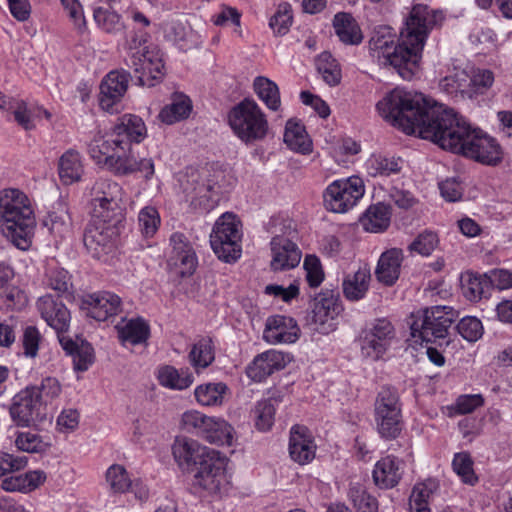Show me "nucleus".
Returning <instances> with one entry per match:
<instances>
[{
	"instance_id": "nucleus-1",
	"label": "nucleus",
	"mask_w": 512,
	"mask_h": 512,
	"mask_svg": "<svg viewBox=\"0 0 512 512\" xmlns=\"http://www.w3.org/2000/svg\"><path fill=\"white\" fill-rule=\"evenodd\" d=\"M379 114L407 134L418 133L442 149L486 165H497L502 150L497 141L443 104L430 103L422 93L395 88L376 105Z\"/></svg>"
},
{
	"instance_id": "nucleus-2",
	"label": "nucleus",
	"mask_w": 512,
	"mask_h": 512,
	"mask_svg": "<svg viewBox=\"0 0 512 512\" xmlns=\"http://www.w3.org/2000/svg\"><path fill=\"white\" fill-rule=\"evenodd\" d=\"M443 21V14L427 5H414L401 29L398 41L389 26L374 29L369 41L372 58L380 66L393 67L404 80L418 72L429 33Z\"/></svg>"
},
{
	"instance_id": "nucleus-3",
	"label": "nucleus",
	"mask_w": 512,
	"mask_h": 512,
	"mask_svg": "<svg viewBox=\"0 0 512 512\" xmlns=\"http://www.w3.org/2000/svg\"><path fill=\"white\" fill-rule=\"evenodd\" d=\"M35 217L29 198L19 189L0 192V231L17 248L26 250L32 243Z\"/></svg>"
},
{
	"instance_id": "nucleus-4",
	"label": "nucleus",
	"mask_w": 512,
	"mask_h": 512,
	"mask_svg": "<svg viewBox=\"0 0 512 512\" xmlns=\"http://www.w3.org/2000/svg\"><path fill=\"white\" fill-rule=\"evenodd\" d=\"M266 229L272 235L270 241L271 269L285 271L298 266L302 252L296 244L297 230L294 222L287 217L273 216Z\"/></svg>"
},
{
	"instance_id": "nucleus-5",
	"label": "nucleus",
	"mask_w": 512,
	"mask_h": 512,
	"mask_svg": "<svg viewBox=\"0 0 512 512\" xmlns=\"http://www.w3.org/2000/svg\"><path fill=\"white\" fill-rule=\"evenodd\" d=\"M227 120L234 135L245 144L264 140L269 131L266 114L250 98H245L233 106L228 112Z\"/></svg>"
},
{
	"instance_id": "nucleus-6",
	"label": "nucleus",
	"mask_w": 512,
	"mask_h": 512,
	"mask_svg": "<svg viewBox=\"0 0 512 512\" xmlns=\"http://www.w3.org/2000/svg\"><path fill=\"white\" fill-rule=\"evenodd\" d=\"M148 38V33L142 32L130 36L126 43L127 65L133 69L139 85L152 87L162 78L164 64L158 52L146 46Z\"/></svg>"
},
{
	"instance_id": "nucleus-7",
	"label": "nucleus",
	"mask_w": 512,
	"mask_h": 512,
	"mask_svg": "<svg viewBox=\"0 0 512 512\" xmlns=\"http://www.w3.org/2000/svg\"><path fill=\"white\" fill-rule=\"evenodd\" d=\"M455 312L449 306H432L411 315V336L416 343H436L448 336L455 319Z\"/></svg>"
},
{
	"instance_id": "nucleus-8",
	"label": "nucleus",
	"mask_w": 512,
	"mask_h": 512,
	"mask_svg": "<svg viewBox=\"0 0 512 512\" xmlns=\"http://www.w3.org/2000/svg\"><path fill=\"white\" fill-rule=\"evenodd\" d=\"M374 421L379 436L394 440L402 432L404 422L399 395L392 387H382L374 404Z\"/></svg>"
},
{
	"instance_id": "nucleus-9",
	"label": "nucleus",
	"mask_w": 512,
	"mask_h": 512,
	"mask_svg": "<svg viewBox=\"0 0 512 512\" xmlns=\"http://www.w3.org/2000/svg\"><path fill=\"white\" fill-rule=\"evenodd\" d=\"M241 222L233 213L222 214L210 234V244L217 257L227 263L235 262L241 256Z\"/></svg>"
},
{
	"instance_id": "nucleus-10",
	"label": "nucleus",
	"mask_w": 512,
	"mask_h": 512,
	"mask_svg": "<svg viewBox=\"0 0 512 512\" xmlns=\"http://www.w3.org/2000/svg\"><path fill=\"white\" fill-rule=\"evenodd\" d=\"M365 185L358 176L337 179L330 183L324 193V206L334 213H346L364 196Z\"/></svg>"
},
{
	"instance_id": "nucleus-11",
	"label": "nucleus",
	"mask_w": 512,
	"mask_h": 512,
	"mask_svg": "<svg viewBox=\"0 0 512 512\" xmlns=\"http://www.w3.org/2000/svg\"><path fill=\"white\" fill-rule=\"evenodd\" d=\"M43 401L37 386H28L12 400L9 412L17 426L28 427L42 418Z\"/></svg>"
},
{
	"instance_id": "nucleus-12",
	"label": "nucleus",
	"mask_w": 512,
	"mask_h": 512,
	"mask_svg": "<svg viewBox=\"0 0 512 512\" xmlns=\"http://www.w3.org/2000/svg\"><path fill=\"white\" fill-rule=\"evenodd\" d=\"M215 452L217 451L187 437H177L172 445L175 462L182 471L188 473H193Z\"/></svg>"
},
{
	"instance_id": "nucleus-13",
	"label": "nucleus",
	"mask_w": 512,
	"mask_h": 512,
	"mask_svg": "<svg viewBox=\"0 0 512 512\" xmlns=\"http://www.w3.org/2000/svg\"><path fill=\"white\" fill-rule=\"evenodd\" d=\"M395 338V329L387 319H378L361 338V352L366 358L380 359L390 348Z\"/></svg>"
},
{
	"instance_id": "nucleus-14",
	"label": "nucleus",
	"mask_w": 512,
	"mask_h": 512,
	"mask_svg": "<svg viewBox=\"0 0 512 512\" xmlns=\"http://www.w3.org/2000/svg\"><path fill=\"white\" fill-rule=\"evenodd\" d=\"M226 458L217 451L193 473L192 484L195 488L216 493L225 481Z\"/></svg>"
},
{
	"instance_id": "nucleus-15",
	"label": "nucleus",
	"mask_w": 512,
	"mask_h": 512,
	"mask_svg": "<svg viewBox=\"0 0 512 512\" xmlns=\"http://www.w3.org/2000/svg\"><path fill=\"white\" fill-rule=\"evenodd\" d=\"M106 168L115 176H128L139 172L145 181H150L155 173L154 161L152 158L137 159L133 156L132 150L113 151L109 164Z\"/></svg>"
},
{
	"instance_id": "nucleus-16",
	"label": "nucleus",
	"mask_w": 512,
	"mask_h": 512,
	"mask_svg": "<svg viewBox=\"0 0 512 512\" xmlns=\"http://www.w3.org/2000/svg\"><path fill=\"white\" fill-rule=\"evenodd\" d=\"M114 144L122 151H130L132 143H140L147 136V128L141 117L124 114L117 118L111 129Z\"/></svg>"
},
{
	"instance_id": "nucleus-17",
	"label": "nucleus",
	"mask_w": 512,
	"mask_h": 512,
	"mask_svg": "<svg viewBox=\"0 0 512 512\" xmlns=\"http://www.w3.org/2000/svg\"><path fill=\"white\" fill-rule=\"evenodd\" d=\"M129 76L125 71H111L104 77L99 94V105L104 111H118V105L128 88Z\"/></svg>"
},
{
	"instance_id": "nucleus-18",
	"label": "nucleus",
	"mask_w": 512,
	"mask_h": 512,
	"mask_svg": "<svg viewBox=\"0 0 512 512\" xmlns=\"http://www.w3.org/2000/svg\"><path fill=\"white\" fill-rule=\"evenodd\" d=\"M37 309L42 319L60 336H66L70 327L71 315L67 307L58 298L44 295L37 300Z\"/></svg>"
},
{
	"instance_id": "nucleus-19",
	"label": "nucleus",
	"mask_w": 512,
	"mask_h": 512,
	"mask_svg": "<svg viewBox=\"0 0 512 512\" xmlns=\"http://www.w3.org/2000/svg\"><path fill=\"white\" fill-rule=\"evenodd\" d=\"M300 336L297 322L284 315H273L267 318L263 331V339L272 345L291 344Z\"/></svg>"
},
{
	"instance_id": "nucleus-20",
	"label": "nucleus",
	"mask_w": 512,
	"mask_h": 512,
	"mask_svg": "<svg viewBox=\"0 0 512 512\" xmlns=\"http://www.w3.org/2000/svg\"><path fill=\"white\" fill-rule=\"evenodd\" d=\"M116 229L113 224L92 220L85 229L83 243L87 251L95 258H100L113 246Z\"/></svg>"
},
{
	"instance_id": "nucleus-21",
	"label": "nucleus",
	"mask_w": 512,
	"mask_h": 512,
	"mask_svg": "<svg viewBox=\"0 0 512 512\" xmlns=\"http://www.w3.org/2000/svg\"><path fill=\"white\" fill-rule=\"evenodd\" d=\"M289 359L283 352L271 349L257 355L247 367V376L255 382H261L276 371L285 368Z\"/></svg>"
},
{
	"instance_id": "nucleus-22",
	"label": "nucleus",
	"mask_w": 512,
	"mask_h": 512,
	"mask_svg": "<svg viewBox=\"0 0 512 512\" xmlns=\"http://www.w3.org/2000/svg\"><path fill=\"white\" fill-rule=\"evenodd\" d=\"M289 454L291 459L300 464L310 463L316 455V444L305 426L295 425L290 430Z\"/></svg>"
},
{
	"instance_id": "nucleus-23",
	"label": "nucleus",
	"mask_w": 512,
	"mask_h": 512,
	"mask_svg": "<svg viewBox=\"0 0 512 512\" xmlns=\"http://www.w3.org/2000/svg\"><path fill=\"white\" fill-rule=\"evenodd\" d=\"M88 315L97 321H105L121 311V299L112 292L103 291L87 295L83 301Z\"/></svg>"
},
{
	"instance_id": "nucleus-24",
	"label": "nucleus",
	"mask_w": 512,
	"mask_h": 512,
	"mask_svg": "<svg viewBox=\"0 0 512 512\" xmlns=\"http://www.w3.org/2000/svg\"><path fill=\"white\" fill-rule=\"evenodd\" d=\"M118 339L122 346L147 345L150 338V325L142 317L122 318L115 326Z\"/></svg>"
},
{
	"instance_id": "nucleus-25",
	"label": "nucleus",
	"mask_w": 512,
	"mask_h": 512,
	"mask_svg": "<svg viewBox=\"0 0 512 512\" xmlns=\"http://www.w3.org/2000/svg\"><path fill=\"white\" fill-rule=\"evenodd\" d=\"M403 462L395 456L388 455L376 462L372 476L375 484L382 489L395 487L403 475Z\"/></svg>"
},
{
	"instance_id": "nucleus-26",
	"label": "nucleus",
	"mask_w": 512,
	"mask_h": 512,
	"mask_svg": "<svg viewBox=\"0 0 512 512\" xmlns=\"http://www.w3.org/2000/svg\"><path fill=\"white\" fill-rule=\"evenodd\" d=\"M404 259L402 249L391 248L383 252L375 269L376 279L385 286H392L398 280Z\"/></svg>"
},
{
	"instance_id": "nucleus-27",
	"label": "nucleus",
	"mask_w": 512,
	"mask_h": 512,
	"mask_svg": "<svg viewBox=\"0 0 512 512\" xmlns=\"http://www.w3.org/2000/svg\"><path fill=\"white\" fill-rule=\"evenodd\" d=\"M343 310L339 294L333 290H326L315 298L313 307V322L324 325L335 319Z\"/></svg>"
},
{
	"instance_id": "nucleus-28",
	"label": "nucleus",
	"mask_w": 512,
	"mask_h": 512,
	"mask_svg": "<svg viewBox=\"0 0 512 512\" xmlns=\"http://www.w3.org/2000/svg\"><path fill=\"white\" fill-rule=\"evenodd\" d=\"M59 342L63 350L72 357L76 371L84 372L94 362V349L90 343L83 339L73 340L67 336H60Z\"/></svg>"
},
{
	"instance_id": "nucleus-29",
	"label": "nucleus",
	"mask_w": 512,
	"mask_h": 512,
	"mask_svg": "<svg viewBox=\"0 0 512 512\" xmlns=\"http://www.w3.org/2000/svg\"><path fill=\"white\" fill-rule=\"evenodd\" d=\"M156 378L162 387L175 391L186 390L194 382L193 373L189 368L177 369L172 365L158 367Z\"/></svg>"
},
{
	"instance_id": "nucleus-30",
	"label": "nucleus",
	"mask_w": 512,
	"mask_h": 512,
	"mask_svg": "<svg viewBox=\"0 0 512 512\" xmlns=\"http://www.w3.org/2000/svg\"><path fill=\"white\" fill-rule=\"evenodd\" d=\"M46 481L42 470H32L19 475L5 477L1 488L7 492L29 493L39 488Z\"/></svg>"
},
{
	"instance_id": "nucleus-31",
	"label": "nucleus",
	"mask_w": 512,
	"mask_h": 512,
	"mask_svg": "<svg viewBox=\"0 0 512 512\" xmlns=\"http://www.w3.org/2000/svg\"><path fill=\"white\" fill-rule=\"evenodd\" d=\"M365 166L367 173L372 177H390L401 173L404 160L394 155L372 154Z\"/></svg>"
},
{
	"instance_id": "nucleus-32",
	"label": "nucleus",
	"mask_w": 512,
	"mask_h": 512,
	"mask_svg": "<svg viewBox=\"0 0 512 512\" xmlns=\"http://www.w3.org/2000/svg\"><path fill=\"white\" fill-rule=\"evenodd\" d=\"M371 273L367 267L359 268L347 274L342 283L344 296L350 301H358L365 297L370 284Z\"/></svg>"
},
{
	"instance_id": "nucleus-33",
	"label": "nucleus",
	"mask_w": 512,
	"mask_h": 512,
	"mask_svg": "<svg viewBox=\"0 0 512 512\" xmlns=\"http://www.w3.org/2000/svg\"><path fill=\"white\" fill-rule=\"evenodd\" d=\"M284 142L291 150L301 154H308L312 151V141L305 127L292 119L286 123Z\"/></svg>"
},
{
	"instance_id": "nucleus-34",
	"label": "nucleus",
	"mask_w": 512,
	"mask_h": 512,
	"mask_svg": "<svg viewBox=\"0 0 512 512\" xmlns=\"http://www.w3.org/2000/svg\"><path fill=\"white\" fill-rule=\"evenodd\" d=\"M228 392V386L224 382H208L198 385L194 389L197 403L205 407L221 406Z\"/></svg>"
},
{
	"instance_id": "nucleus-35",
	"label": "nucleus",
	"mask_w": 512,
	"mask_h": 512,
	"mask_svg": "<svg viewBox=\"0 0 512 512\" xmlns=\"http://www.w3.org/2000/svg\"><path fill=\"white\" fill-rule=\"evenodd\" d=\"M58 170L63 184L69 185L79 181L83 174L80 153L74 149L67 150L59 159Z\"/></svg>"
},
{
	"instance_id": "nucleus-36",
	"label": "nucleus",
	"mask_w": 512,
	"mask_h": 512,
	"mask_svg": "<svg viewBox=\"0 0 512 512\" xmlns=\"http://www.w3.org/2000/svg\"><path fill=\"white\" fill-rule=\"evenodd\" d=\"M333 26L337 36L343 43L350 45L361 43L362 33L350 14L337 13L333 20Z\"/></svg>"
},
{
	"instance_id": "nucleus-37",
	"label": "nucleus",
	"mask_w": 512,
	"mask_h": 512,
	"mask_svg": "<svg viewBox=\"0 0 512 512\" xmlns=\"http://www.w3.org/2000/svg\"><path fill=\"white\" fill-rule=\"evenodd\" d=\"M253 90L258 98L270 110L277 111L281 105L277 84L264 76H257L253 81Z\"/></svg>"
},
{
	"instance_id": "nucleus-38",
	"label": "nucleus",
	"mask_w": 512,
	"mask_h": 512,
	"mask_svg": "<svg viewBox=\"0 0 512 512\" xmlns=\"http://www.w3.org/2000/svg\"><path fill=\"white\" fill-rule=\"evenodd\" d=\"M461 289L466 299L472 302L479 301L489 288V279L485 274L465 272L461 275Z\"/></svg>"
},
{
	"instance_id": "nucleus-39",
	"label": "nucleus",
	"mask_w": 512,
	"mask_h": 512,
	"mask_svg": "<svg viewBox=\"0 0 512 512\" xmlns=\"http://www.w3.org/2000/svg\"><path fill=\"white\" fill-rule=\"evenodd\" d=\"M117 150H120V148L115 146L112 133L109 139H104L103 136L97 134L88 144V154L91 159L102 167H106L109 164L111 154Z\"/></svg>"
},
{
	"instance_id": "nucleus-40",
	"label": "nucleus",
	"mask_w": 512,
	"mask_h": 512,
	"mask_svg": "<svg viewBox=\"0 0 512 512\" xmlns=\"http://www.w3.org/2000/svg\"><path fill=\"white\" fill-rule=\"evenodd\" d=\"M192 110L190 99L185 95H175L172 102L166 105L159 113L163 123L173 124L189 116Z\"/></svg>"
},
{
	"instance_id": "nucleus-41",
	"label": "nucleus",
	"mask_w": 512,
	"mask_h": 512,
	"mask_svg": "<svg viewBox=\"0 0 512 512\" xmlns=\"http://www.w3.org/2000/svg\"><path fill=\"white\" fill-rule=\"evenodd\" d=\"M188 358L196 372L207 368L215 359L212 340L210 338L198 340L191 348Z\"/></svg>"
},
{
	"instance_id": "nucleus-42",
	"label": "nucleus",
	"mask_w": 512,
	"mask_h": 512,
	"mask_svg": "<svg viewBox=\"0 0 512 512\" xmlns=\"http://www.w3.org/2000/svg\"><path fill=\"white\" fill-rule=\"evenodd\" d=\"M232 430L231 425L224 419L211 417V422L205 427L201 438L211 444L231 445L233 439Z\"/></svg>"
},
{
	"instance_id": "nucleus-43",
	"label": "nucleus",
	"mask_w": 512,
	"mask_h": 512,
	"mask_svg": "<svg viewBox=\"0 0 512 512\" xmlns=\"http://www.w3.org/2000/svg\"><path fill=\"white\" fill-rule=\"evenodd\" d=\"M93 19L97 27L106 34H118L125 27L121 15L109 8H94Z\"/></svg>"
},
{
	"instance_id": "nucleus-44",
	"label": "nucleus",
	"mask_w": 512,
	"mask_h": 512,
	"mask_svg": "<svg viewBox=\"0 0 512 512\" xmlns=\"http://www.w3.org/2000/svg\"><path fill=\"white\" fill-rule=\"evenodd\" d=\"M122 187L110 179H98L91 190V204L108 201H122Z\"/></svg>"
},
{
	"instance_id": "nucleus-45",
	"label": "nucleus",
	"mask_w": 512,
	"mask_h": 512,
	"mask_svg": "<svg viewBox=\"0 0 512 512\" xmlns=\"http://www.w3.org/2000/svg\"><path fill=\"white\" fill-rule=\"evenodd\" d=\"M109 490L113 494H125L130 491L132 478L126 468L120 464L111 465L105 474Z\"/></svg>"
},
{
	"instance_id": "nucleus-46",
	"label": "nucleus",
	"mask_w": 512,
	"mask_h": 512,
	"mask_svg": "<svg viewBox=\"0 0 512 512\" xmlns=\"http://www.w3.org/2000/svg\"><path fill=\"white\" fill-rule=\"evenodd\" d=\"M122 201H108L91 204L92 220L116 226L123 218Z\"/></svg>"
},
{
	"instance_id": "nucleus-47",
	"label": "nucleus",
	"mask_w": 512,
	"mask_h": 512,
	"mask_svg": "<svg viewBox=\"0 0 512 512\" xmlns=\"http://www.w3.org/2000/svg\"><path fill=\"white\" fill-rule=\"evenodd\" d=\"M390 223V212L383 204L370 206L363 220L364 228L370 232L385 230Z\"/></svg>"
},
{
	"instance_id": "nucleus-48",
	"label": "nucleus",
	"mask_w": 512,
	"mask_h": 512,
	"mask_svg": "<svg viewBox=\"0 0 512 512\" xmlns=\"http://www.w3.org/2000/svg\"><path fill=\"white\" fill-rule=\"evenodd\" d=\"M439 236L435 231L426 229L419 233L408 245V251L423 257L430 256L439 246Z\"/></svg>"
},
{
	"instance_id": "nucleus-49",
	"label": "nucleus",
	"mask_w": 512,
	"mask_h": 512,
	"mask_svg": "<svg viewBox=\"0 0 512 512\" xmlns=\"http://www.w3.org/2000/svg\"><path fill=\"white\" fill-rule=\"evenodd\" d=\"M349 499L359 512H377L378 502L367 492L364 486L352 484L349 488Z\"/></svg>"
},
{
	"instance_id": "nucleus-50",
	"label": "nucleus",
	"mask_w": 512,
	"mask_h": 512,
	"mask_svg": "<svg viewBox=\"0 0 512 512\" xmlns=\"http://www.w3.org/2000/svg\"><path fill=\"white\" fill-rule=\"evenodd\" d=\"M44 226L55 237L63 238L71 230V218L64 207H61L59 210L48 214L44 220Z\"/></svg>"
},
{
	"instance_id": "nucleus-51",
	"label": "nucleus",
	"mask_w": 512,
	"mask_h": 512,
	"mask_svg": "<svg viewBox=\"0 0 512 512\" xmlns=\"http://www.w3.org/2000/svg\"><path fill=\"white\" fill-rule=\"evenodd\" d=\"M212 22L220 27H230L237 36H242L241 13L238 9L223 5L220 10L212 16Z\"/></svg>"
},
{
	"instance_id": "nucleus-52",
	"label": "nucleus",
	"mask_w": 512,
	"mask_h": 512,
	"mask_svg": "<svg viewBox=\"0 0 512 512\" xmlns=\"http://www.w3.org/2000/svg\"><path fill=\"white\" fill-rule=\"evenodd\" d=\"M165 37L180 46L193 41L194 33L187 22L172 20L166 24Z\"/></svg>"
},
{
	"instance_id": "nucleus-53",
	"label": "nucleus",
	"mask_w": 512,
	"mask_h": 512,
	"mask_svg": "<svg viewBox=\"0 0 512 512\" xmlns=\"http://www.w3.org/2000/svg\"><path fill=\"white\" fill-rule=\"evenodd\" d=\"M452 467L464 483L469 485L477 483L478 477L473 469V460L468 453H456L452 461Z\"/></svg>"
},
{
	"instance_id": "nucleus-54",
	"label": "nucleus",
	"mask_w": 512,
	"mask_h": 512,
	"mask_svg": "<svg viewBox=\"0 0 512 512\" xmlns=\"http://www.w3.org/2000/svg\"><path fill=\"white\" fill-rule=\"evenodd\" d=\"M317 69L323 80L330 86L337 85L341 79V72L336 60L330 53L324 52L317 59Z\"/></svg>"
},
{
	"instance_id": "nucleus-55",
	"label": "nucleus",
	"mask_w": 512,
	"mask_h": 512,
	"mask_svg": "<svg viewBox=\"0 0 512 512\" xmlns=\"http://www.w3.org/2000/svg\"><path fill=\"white\" fill-rule=\"evenodd\" d=\"M439 86L450 95L464 93L466 88L469 87V75L465 70L455 69L454 72L440 81Z\"/></svg>"
},
{
	"instance_id": "nucleus-56",
	"label": "nucleus",
	"mask_w": 512,
	"mask_h": 512,
	"mask_svg": "<svg viewBox=\"0 0 512 512\" xmlns=\"http://www.w3.org/2000/svg\"><path fill=\"white\" fill-rule=\"evenodd\" d=\"M275 412L276 408L271 399L258 402L254 409L256 428L262 432L270 430L274 424Z\"/></svg>"
},
{
	"instance_id": "nucleus-57",
	"label": "nucleus",
	"mask_w": 512,
	"mask_h": 512,
	"mask_svg": "<svg viewBox=\"0 0 512 512\" xmlns=\"http://www.w3.org/2000/svg\"><path fill=\"white\" fill-rule=\"evenodd\" d=\"M9 112L13 115L14 120L24 130L30 131L35 128L34 113L28 104L22 99H16L11 102Z\"/></svg>"
},
{
	"instance_id": "nucleus-58",
	"label": "nucleus",
	"mask_w": 512,
	"mask_h": 512,
	"mask_svg": "<svg viewBox=\"0 0 512 512\" xmlns=\"http://www.w3.org/2000/svg\"><path fill=\"white\" fill-rule=\"evenodd\" d=\"M139 229L145 237H152L159 228L160 215L153 206L142 208L138 214Z\"/></svg>"
},
{
	"instance_id": "nucleus-59",
	"label": "nucleus",
	"mask_w": 512,
	"mask_h": 512,
	"mask_svg": "<svg viewBox=\"0 0 512 512\" xmlns=\"http://www.w3.org/2000/svg\"><path fill=\"white\" fill-rule=\"evenodd\" d=\"M60 1L69 19L73 22V25L77 32L82 36L88 35L87 22L84 16L83 7L79 0Z\"/></svg>"
},
{
	"instance_id": "nucleus-60",
	"label": "nucleus",
	"mask_w": 512,
	"mask_h": 512,
	"mask_svg": "<svg viewBox=\"0 0 512 512\" xmlns=\"http://www.w3.org/2000/svg\"><path fill=\"white\" fill-rule=\"evenodd\" d=\"M211 422V417L197 411L190 410L183 413L181 417L182 428L201 437L205 427Z\"/></svg>"
},
{
	"instance_id": "nucleus-61",
	"label": "nucleus",
	"mask_w": 512,
	"mask_h": 512,
	"mask_svg": "<svg viewBox=\"0 0 512 512\" xmlns=\"http://www.w3.org/2000/svg\"><path fill=\"white\" fill-rule=\"evenodd\" d=\"M494 73L489 69L476 68L469 75L470 91L475 94H485L494 83Z\"/></svg>"
},
{
	"instance_id": "nucleus-62",
	"label": "nucleus",
	"mask_w": 512,
	"mask_h": 512,
	"mask_svg": "<svg viewBox=\"0 0 512 512\" xmlns=\"http://www.w3.org/2000/svg\"><path fill=\"white\" fill-rule=\"evenodd\" d=\"M483 402V397L480 394L461 395L453 405L448 407V415L453 417L471 413L478 407H481Z\"/></svg>"
},
{
	"instance_id": "nucleus-63",
	"label": "nucleus",
	"mask_w": 512,
	"mask_h": 512,
	"mask_svg": "<svg viewBox=\"0 0 512 512\" xmlns=\"http://www.w3.org/2000/svg\"><path fill=\"white\" fill-rule=\"evenodd\" d=\"M458 333L467 341L475 342L483 335L482 322L472 316L462 318L457 324Z\"/></svg>"
},
{
	"instance_id": "nucleus-64",
	"label": "nucleus",
	"mask_w": 512,
	"mask_h": 512,
	"mask_svg": "<svg viewBox=\"0 0 512 512\" xmlns=\"http://www.w3.org/2000/svg\"><path fill=\"white\" fill-rule=\"evenodd\" d=\"M303 268L306 272V281L309 286L312 288L320 286L324 280V271L320 259L316 255H306Z\"/></svg>"
}]
</instances>
